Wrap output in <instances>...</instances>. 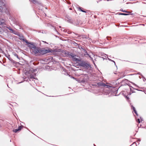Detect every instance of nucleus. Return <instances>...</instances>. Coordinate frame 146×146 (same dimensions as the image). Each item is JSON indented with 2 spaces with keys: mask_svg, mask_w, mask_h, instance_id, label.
<instances>
[{
  "mask_svg": "<svg viewBox=\"0 0 146 146\" xmlns=\"http://www.w3.org/2000/svg\"><path fill=\"white\" fill-rule=\"evenodd\" d=\"M79 63V65L80 66H82L87 69L89 68L90 66V64L86 62L82 61Z\"/></svg>",
  "mask_w": 146,
  "mask_h": 146,
  "instance_id": "nucleus-2",
  "label": "nucleus"
},
{
  "mask_svg": "<svg viewBox=\"0 0 146 146\" xmlns=\"http://www.w3.org/2000/svg\"><path fill=\"white\" fill-rule=\"evenodd\" d=\"M40 49L38 48L35 46L31 51L34 54L37 55H38Z\"/></svg>",
  "mask_w": 146,
  "mask_h": 146,
  "instance_id": "nucleus-4",
  "label": "nucleus"
},
{
  "mask_svg": "<svg viewBox=\"0 0 146 146\" xmlns=\"http://www.w3.org/2000/svg\"><path fill=\"white\" fill-rule=\"evenodd\" d=\"M119 15H128V14H126V13H119Z\"/></svg>",
  "mask_w": 146,
  "mask_h": 146,
  "instance_id": "nucleus-11",
  "label": "nucleus"
},
{
  "mask_svg": "<svg viewBox=\"0 0 146 146\" xmlns=\"http://www.w3.org/2000/svg\"><path fill=\"white\" fill-rule=\"evenodd\" d=\"M31 1L33 3H35L36 2V0H31Z\"/></svg>",
  "mask_w": 146,
  "mask_h": 146,
  "instance_id": "nucleus-14",
  "label": "nucleus"
},
{
  "mask_svg": "<svg viewBox=\"0 0 146 146\" xmlns=\"http://www.w3.org/2000/svg\"><path fill=\"white\" fill-rule=\"evenodd\" d=\"M133 111H134L135 113L137 115H138V114H137V111L136 110H134Z\"/></svg>",
  "mask_w": 146,
  "mask_h": 146,
  "instance_id": "nucleus-15",
  "label": "nucleus"
},
{
  "mask_svg": "<svg viewBox=\"0 0 146 146\" xmlns=\"http://www.w3.org/2000/svg\"><path fill=\"white\" fill-rule=\"evenodd\" d=\"M121 11H123V12H127V13H130V12H128V11H126L125 10H123L122 9V10H121Z\"/></svg>",
  "mask_w": 146,
  "mask_h": 146,
  "instance_id": "nucleus-13",
  "label": "nucleus"
},
{
  "mask_svg": "<svg viewBox=\"0 0 146 146\" xmlns=\"http://www.w3.org/2000/svg\"><path fill=\"white\" fill-rule=\"evenodd\" d=\"M54 50L50 48L48 49H40L38 55H43L49 52H54Z\"/></svg>",
  "mask_w": 146,
  "mask_h": 146,
  "instance_id": "nucleus-1",
  "label": "nucleus"
},
{
  "mask_svg": "<svg viewBox=\"0 0 146 146\" xmlns=\"http://www.w3.org/2000/svg\"><path fill=\"white\" fill-rule=\"evenodd\" d=\"M21 39H22V38H21ZM22 39L23 41H25L26 43H27L28 46L31 49V50H32L34 48L35 46L33 44L28 42L27 40L25 39L24 38Z\"/></svg>",
  "mask_w": 146,
  "mask_h": 146,
  "instance_id": "nucleus-3",
  "label": "nucleus"
},
{
  "mask_svg": "<svg viewBox=\"0 0 146 146\" xmlns=\"http://www.w3.org/2000/svg\"><path fill=\"white\" fill-rule=\"evenodd\" d=\"M23 127L22 125H20L19 127L17 129H13V131L15 133H17V132L21 131Z\"/></svg>",
  "mask_w": 146,
  "mask_h": 146,
  "instance_id": "nucleus-6",
  "label": "nucleus"
},
{
  "mask_svg": "<svg viewBox=\"0 0 146 146\" xmlns=\"http://www.w3.org/2000/svg\"><path fill=\"white\" fill-rule=\"evenodd\" d=\"M78 10L84 13H86L87 12L86 11L83 10L82 9H83V8L81 7H79L78 8Z\"/></svg>",
  "mask_w": 146,
  "mask_h": 146,
  "instance_id": "nucleus-9",
  "label": "nucleus"
},
{
  "mask_svg": "<svg viewBox=\"0 0 146 146\" xmlns=\"http://www.w3.org/2000/svg\"><path fill=\"white\" fill-rule=\"evenodd\" d=\"M7 28L11 31V32L12 33H14V31L10 27H7Z\"/></svg>",
  "mask_w": 146,
  "mask_h": 146,
  "instance_id": "nucleus-10",
  "label": "nucleus"
},
{
  "mask_svg": "<svg viewBox=\"0 0 146 146\" xmlns=\"http://www.w3.org/2000/svg\"><path fill=\"white\" fill-rule=\"evenodd\" d=\"M30 78L31 79H35L36 75L34 74H31L29 76Z\"/></svg>",
  "mask_w": 146,
  "mask_h": 146,
  "instance_id": "nucleus-7",
  "label": "nucleus"
},
{
  "mask_svg": "<svg viewBox=\"0 0 146 146\" xmlns=\"http://www.w3.org/2000/svg\"><path fill=\"white\" fill-rule=\"evenodd\" d=\"M131 107H132V108L133 110V111H134V110H135V108L133 106H132Z\"/></svg>",
  "mask_w": 146,
  "mask_h": 146,
  "instance_id": "nucleus-17",
  "label": "nucleus"
},
{
  "mask_svg": "<svg viewBox=\"0 0 146 146\" xmlns=\"http://www.w3.org/2000/svg\"><path fill=\"white\" fill-rule=\"evenodd\" d=\"M128 72H129V71H128L127 70H125L123 74V77H124L125 76L127 75V73H128Z\"/></svg>",
  "mask_w": 146,
  "mask_h": 146,
  "instance_id": "nucleus-8",
  "label": "nucleus"
},
{
  "mask_svg": "<svg viewBox=\"0 0 146 146\" xmlns=\"http://www.w3.org/2000/svg\"><path fill=\"white\" fill-rule=\"evenodd\" d=\"M73 59V61H81V59L80 58H76V55L75 54H72L69 55Z\"/></svg>",
  "mask_w": 146,
  "mask_h": 146,
  "instance_id": "nucleus-5",
  "label": "nucleus"
},
{
  "mask_svg": "<svg viewBox=\"0 0 146 146\" xmlns=\"http://www.w3.org/2000/svg\"><path fill=\"white\" fill-rule=\"evenodd\" d=\"M137 122L138 123H140V119H137Z\"/></svg>",
  "mask_w": 146,
  "mask_h": 146,
  "instance_id": "nucleus-16",
  "label": "nucleus"
},
{
  "mask_svg": "<svg viewBox=\"0 0 146 146\" xmlns=\"http://www.w3.org/2000/svg\"><path fill=\"white\" fill-rule=\"evenodd\" d=\"M13 54L15 56L17 57L19 59V58L18 57V55H17V54L16 53H14Z\"/></svg>",
  "mask_w": 146,
  "mask_h": 146,
  "instance_id": "nucleus-12",
  "label": "nucleus"
}]
</instances>
